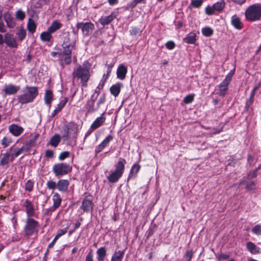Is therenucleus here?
<instances>
[{"label":"nucleus","mask_w":261,"mask_h":261,"mask_svg":"<svg viewBox=\"0 0 261 261\" xmlns=\"http://www.w3.org/2000/svg\"><path fill=\"white\" fill-rule=\"evenodd\" d=\"M90 67L91 65L88 62H85L82 65H80L73 70V79L80 80L82 86L86 87L87 85V83L90 77Z\"/></svg>","instance_id":"1"},{"label":"nucleus","mask_w":261,"mask_h":261,"mask_svg":"<svg viewBox=\"0 0 261 261\" xmlns=\"http://www.w3.org/2000/svg\"><path fill=\"white\" fill-rule=\"evenodd\" d=\"M38 94L37 87L27 86L22 90V93L18 96L17 99L19 102L25 104L33 101Z\"/></svg>","instance_id":"2"},{"label":"nucleus","mask_w":261,"mask_h":261,"mask_svg":"<svg viewBox=\"0 0 261 261\" xmlns=\"http://www.w3.org/2000/svg\"><path fill=\"white\" fill-rule=\"evenodd\" d=\"M246 18L249 21H256L261 18V4L256 3L250 6L245 11Z\"/></svg>","instance_id":"3"},{"label":"nucleus","mask_w":261,"mask_h":261,"mask_svg":"<svg viewBox=\"0 0 261 261\" xmlns=\"http://www.w3.org/2000/svg\"><path fill=\"white\" fill-rule=\"evenodd\" d=\"M126 161L123 158H119L117 164L115 165V170L111 172L108 176V179L110 182H116L122 176L124 170Z\"/></svg>","instance_id":"4"},{"label":"nucleus","mask_w":261,"mask_h":261,"mask_svg":"<svg viewBox=\"0 0 261 261\" xmlns=\"http://www.w3.org/2000/svg\"><path fill=\"white\" fill-rule=\"evenodd\" d=\"M96 97L94 95H92L91 98L88 100L85 105V109L88 113H93L97 111L101 106L103 105L106 101V97L105 95L100 96L98 101L95 103Z\"/></svg>","instance_id":"5"},{"label":"nucleus","mask_w":261,"mask_h":261,"mask_svg":"<svg viewBox=\"0 0 261 261\" xmlns=\"http://www.w3.org/2000/svg\"><path fill=\"white\" fill-rule=\"evenodd\" d=\"M39 222L32 218H27L25 224L23 228L24 236L29 237L37 233L39 231Z\"/></svg>","instance_id":"6"},{"label":"nucleus","mask_w":261,"mask_h":261,"mask_svg":"<svg viewBox=\"0 0 261 261\" xmlns=\"http://www.w3.org/2000/svg\"><path fill=\"white\" fill-rule=\"evenodd\" d=\"M235 69L231 70L226 75L225 79L219 85L217 94L221 96H224L228 90V85L234 74Z\"/></svg>","instance_id":"7"},{"label":"nucleus","mask_w":261,"mask_h":261,"mask_svg":"<svg viewBox=\"0 0 261 261\" xmlns=\"http://www.w3.org/2000/svg\"><path fill=\"white\" fill-rule=\"evenodd\" d=\"M79 126L75 123L69 122L63 127V137L66 139L75 137L79 131Z\"/></svg>","instance_id":"8"},{"label":"nucleus","mask_w":261,"mask_h":261,"mask_svg":"<svg viewBox=\"0 0 261 261\" xmlns=\"http://www.w3.org/2000/svg\"><path fill=\"white\" fill-rule=\"evenodd\" d=\"M71 167L65 163H57L53 167V171L56 176H63L71 171Z\"/></svg>","instance_id":"9"},{"label":"nucleus","mask_w":261,"mask_h":261,"mask_svg":"<svg viewBox=\"0 0 261 261\" xmlns=\"http://www.w3.org/2000/svg\"><path fill=\"white\" fill-rule=\"evenodd\" d=\"M76 41V39L75 38H71L69 33L65 34L62 44L63 48L65 50V52L69 54L70 50H72L75 46Z\"/></svg>","instance_id":"10"},{"label":"nucleus","mask_w":261,"mask_h":261,"mask_svg":"<svg viewBox=\"0 0 261 261\" xmlns=\"http://www.w3.org/2000/svg\"><path fill=\"white\" fill-rule=\"evenodd\" d=\"M76 27L78 29L82 30L83 35L84 37L90 35L95 28L94 24L91 22H77Z\"/></svg>","instance_id":"11"},{"label":"nucleus","mask_w":261,"mask_h":261,"mask_svg":"<svg viewBox=\"0 0 261 261\" xmlns=\"http://www.w3.org/2000/svg\"><path fill=\"white\" fill-rule=\"evenodd\" d=\"M118 16V13L116 12H112L109 16H102L99 19V22L105 26L111 23Z\"/></svg>","instance_id":"12"},{"label":"nucleus","mask_w":261,"mask_h":261,"mask_svg":"<svg viewBox=\"0 0 261 261\" xmlns=\"http://www.w3.org/2000/svg\"><path fill=\"white\" fill-rule=\"evenodd\" d=\"M24 207L27 218H31L34 216L35 210L32 202L29 200H25L23 203Z\"/></svg>","instance_id":"13"},{"label":"nucleus","mask_w":261,"mask_h":261,"mask_svg":"<svg viewBox=\"0 0 261 261\" xmlns=\"http://www.w3.org/2000/svg\"><path fill=\"white\" fill-rule=\"evenodd\" d=\"M72 50H70L69 54L65 52V50L63 49V52L59 54V58L61 62V64L68 65L71 62V54Z\"/></svg>","instance_id":"14"},{"label":"nucleus","mask_w":261,"mask_h":261,"mask_svg":"<svg viewBox=\"0 0 261 261\" xmlns=\"http://www.w3.org/2000/svg\"><path fill=\"white\" fill-rule=\"evenodd\" d=\"M9 132L15 137L19 136L23 132V128L15 124H12L9 126Z\"/></svg>","instance_id":"15"},{"label":"nucleus","mask_w":261,"mask_h":261,"mask_svg":"<svg viewBox=\"0 0 261 261\" xmlns=\"http://www.w3.org/2000/svg\"><path fill=\"white\" fill-rule=\"evenodd\" d=\"M20 89L18 86L14 85L13 84L5 85L4 86L3 91L6 94L13 95L16 94Z\"/></svg>","instance_id":"16"},{"label":"nucleus","mask_w":261,"mask_h":261,"mask_svg":"<svg viewBox=\"0 0 261 261\" xmlns=\"http://www.w3.org/2000/svg\"><path fill=\"white\" fill-rule=\"evenodd\" d=\"M52 199L53 201V205L48 210L51 212H54L60 207L62 199L58 193H55L53 195Z\"/></svg>","instance_id":"17"},{"label":"nucleus","mask_w":261,"mask_h":261,"mask_svg":"<svg viewBox=\"0 0 261 261\" xmlns=\"http://www.w3.org/2000/svg\"><path fill=\"white\" fill-rule=\"evenodd\" d=\"M4 42L11 47H16L17 46L15 37L11 34L6 33L5 34Z\"/></svg>","instance_id":"18"},{"label":"nucleus","mask_w":261,"mask_h":261,"mask_svg":"<svg viewBox=\"0 0 261 261\" xmlns=\"http://www.w3.org/2000/svg\"><path fill=\"white\" fill-rule=\"evenodd\" d=\"M93 207L92 201L89 199L85 198L83 201L81 206V208L84 212H89L92 211Z\"/></svg>","instance_id":"19"},{"label":"nucleus","mask_w":261,"mask_h":261,"mask_svg":"<svg viewBox=\"0 0 261 261\" xmlns=\"http://www.w3.org/2000/svg\"><path fill=\"white\" fill-rule=\"evenodd\" d=\"M105 113H103L100 116L97 117L91 125V128L95 130L102 125L106 120L104 116Z\"/></svg>","instance_id":"20"},{"label":"nucleus","mask_w":261,"mask_h":261,"mask_svg":"<svg viewBox=\"0 0 261 261\" xmlns=\"http://www.w3.org/2000/svg\"><path fill=\"white\" fill-rule=\"evenodd\" d=\"M127 72L126 67L123 64L120 65L117 70V77L118 79L123 80L125 78Z\"/></svg>","instance_id":"21"},{"label":"nucleus","mask_w":261,"mask_h":261,"mask_svg":"<svg viewBox=\"0 0 261 261\" xmlns=\"http://www.w3.org/2000/svg\"><path fill=\"white\" fill-rule=\"evenodd\" d=\"M231 25L237 30H241L243 28V23L240 18L236 15H233L231 18Z\"/></svg>","instance_id":"22"},{"label":"nucleus","mask_w":261,"mask_h":261,"mask_svg":"<svg viewBox=\"0 0 261 261\" xmlns=\"http://www.w3.org/2000/svg\"><path fill=\"white\" fill-rule=\"evenodd\" d=\"M69 182L66 179H60L57 183L58 189L60 192H66L69 186Z\"/></svg>","instance_id":"23"},{"label":"nucleus","mask_w":261,"mask_h":261,"mask_svg":"<svg viewBox=\"0 0 261 261\" xmlns=\"http://www.w3.org/2000/svg\"><path fill=\"white\" fill-rule=\"evenodd\" d=\"M122 87L123 84L121 83H117L113 85L110 89L111 94L115 97H117L119 95Z\"/></svg>","instance_id":"24"},{"label":"nucleus","mask_w":261,"mask_h":261,"mask_svg":"<svg viewBox=\"0 0 261 261\" xmlns=\"http://www.w3.org/2000/svg\"><path fill=\"white\" fill-rule=\"evenodd\" d=\"M13 159L11 158V155L10 152L8 150L6 153L3 155V157L0 162L1 166H5L8 164L10 162H12Z\"/></svg>","instance_id":"25"},{"label":"nucleus","mask_w":261,"mask_h":261,"mask_svg":"<svg viewBox=\"0 0 261 261\" xmlns=\"http://www.w3.org/2000/svg\"><path fill=\"white\" fill-rule=\"evenodd\" d=\"M196 37L195 33L191 32L187 34L184 38V41L188 44H194L196 41Z\"/></svg>","instance_id":"26"},{"label":"nucleus","mask_w":261,"mask_h":261,"mask_svg":"<svg viewBox=\"0 0 261 261\" xmlns=\"http://www.w3.org/2000/svg\"><path fill=\"white\" fill-rule=\"evenodd\" d=\"M97 254L98 261H104L105 258L107 255V250L105 247H101L97 249L96 251Z\"/></svg>","instance_id":"27"},{"label":"nucleus","mask_w":261,"mask_h":261,"mask_svg":"<svg viewBox=\"0 0 261 261\" xmlns=\"http://www.w3.org/2000/svg\"><path fill=\"white\" fill-rule=\"evenodd\" d=\"M124 255V251H115L112 255L111 261H122Z\"/></svg>","instance_id":"28"},{"label":"nucleus","mask_w":261,"mask_h":261,"mask_svg":"<svg viewBox=\"0 0 261 261\" xmlns=\"http://www.w3.org/2000/svg\"><path fill=\"white\" fill-rule=\"evenodd\" d=\"M62 25V24L59 21L55 20L51 23L50 27H48L47 30L49 32L53 34L59 30L61 28Z\"/></svg>","instance_id":"29"},{"label":"nucleus","mask_w":261,"mask_h":261,"mask_svg":"<svg viewBox=\"0 0 261 261\" xmlns=\"http://www.w3.org/2000/svg\"><path fill=\"white\" fill-rule=\"evenodd\" d=\"M23 149V148H22L21 147L20 148H15L13 147H11L8 149V151L10 152H13V153L11 154V158L14 160L15 158L18 156L21 153L24 152Z\"/></svg>","instance_id":"30"},{"label":"nucleus","mask_w":261,"mask_h":261,"mask_svg":"<svg viewBox=\"0 0 261 261\" xmlns=\"http://www.w3.org/2000/svg\"><path fill=\"white\" fill-rule=\"evenodd\" d=\"M61 141L60 136L58 134H55L50 139L48 144L56 147L58 146Z\"/></svg>","instance_id":"31"},{"label":"nucleus","mask_w":261,"mask_h":261,"mask_svg":"<svg viewBox=\"0 0 261 261\" xmlns=\"http://www.w3.org/2000/svg\"><path fill=\"white\" fill-rule=\"evenodd\" d=\"M247 247L252 254H257L260 253V248L252 242L247 243Z\"/></svg>","instance_id":"32"},{"label":"nucleus","mask_w":261,"mask_h":261,"mask_svg":"<svg viewBox=\"0 0 261 261\" xmlns=\"http://www.w3.org/2000/svg\"><path fill=\"white\" fill-rule=\"evenodd\" d=\"M53 99V92L50 90L46 91L44 95V101L45 104L50 106Z\"/></svg>","instance_id":"33"},{"label":"nucleus","mask_w":261,"mask_h":261,"mask_svg":"<svg viewBox=\"0 0 261 261\" xmlns=\"http://www.w3.org/2000/svg\"><path fill=\"white\" fill-rule=\"evenodd\" d=\"M40 37L42 41L49 42L52 38L51 33L47 30L45 32L41 33Z\"/></svg>","instance_id":"34"},{"label":"nucleus","mask_w":261,"mask_h":261,"mask_svg":"<svg viewBox=\"0 0 261 261\" xmlns=\"http://www.w3.org/2000/svg\"><path fill=\"white\" fill-rule=\"evenodd\" d=\"M27 29L28 31L31 33H33L35 32L36 29V24L32 18H29L27 23Z\"/></svg>","instance_id":"35"},{"label":"nucleus","mask_w":261,"mask_h":261,"mask_svg":"<svg viewBox=\"0 0 261 261\" xmlns=\"http://www.w3.org/2000/svg\"><path fill=\"white\" fill-rule=\"evenodd\" d=\"M225 5L224 0H220L219 2L215 3L213 6L215 11L221 12L223 10Z\"/></svg>","instance_id":"36"},{"label":"nucleus","mask_w":261,"mask_h":261,"mask_svg":"<svg viewBox=\"0 0 261 261\" xmlns=\"http://www.w3.org/2000/svg\"><path fill=\"white\" fill-rule=\"evenodd\" d=\"M12 142V140L10 136H5L1 141V145L4 148L9 146Z\"/></svg>","instance_id":"37"},{"label":"nucleus","mask_w":261,"mask_h":261,"mask_svg":"<svg viewBox=\"0 0 261 261\" xmlns=\"http://www.w3.org/2000/svg\"><path fill=\"white\" fill-rule=\"evenodd\" d=\"M213 30L210 27H204L201 30L202 35L206 37H210L213 34Z\"/></svg>","instance_id":"38"},{"label":"nucleus","mask_w":261,"mask_h":261,"mask_svg":"<svg viewBox=\"0 0 261 261\" xmlns=\"http://www.w3.org/2000/svg\"><path fill=\"white\" fill-rule=\"evenodd\" d=\"M34 141L30 140L29 141L27 142L21 148H23V150L24 152L28 151L30 148L34 145Z\"/></svg>","instance_id":"39"},{"label":"nucleus","mask_w":261,"mask_h":261,"mask_svg":"<svg viewBox=\"0 0 261 261\" xmlns=\"http://www.w3.org/2000/svg\"><path fill=\"white\" fill-rule=\"evenodd\" d=\"M67 101L68 98L67 97H63L62 99L60 100L56 108H57L59 110L61 111L64 107Z\"/></svg>","instance_id":"40"},{"label":"nucleus","mask_w":261,"mask_h":261,"mask_svg":"<svg viewBox=\"0 0 261 261\" xmlns=\"http://www.w3.org/2000/svg\"><path fill=\"white\" fill-rule=\"evenodd\" d=\"M113 139V137L109 135H108L100 143V145H102L104 148H105L107 145H108L109 142L112 141Z\"/></svg>","instance_id":"41"},{"label":"nucleus","mask_w":261,"mask_h":261,"mask_svg":"<svg viewBox=\"0 0 261 261\" xmlns=\"http://www.w3.org/2000/svg\"><path fill=\"white\" fill-rule=\"evenodd\" d=\"M15 16L17 19L22 20L25 18V14L21 10H18L16 12Z\"/></svg>","instance_id":"42"},{"label":"nucleus","mask_w":261,"mask_h":261,"mask_svg":"<svg viewBox=\"0 0 261 261\" xmlns=\"http://www.w3.org/2000/svg\"><path fill=\"white\" fill-rule=\"evenodd\" d=\"M18 39L20 41L23 40L26 36V32L23 29H20L17 33Z\"/></svg>","instance_id":"43"},{"label":"nucleus","mask_w":261,"mask_h":261,"mask_svg":"<svg viewBox=\"0 0 261 261\" xmlns=\"http://www.w3.org/2000/svg\"><path fill=\"white\" fill-rule=\"evenodd\" d=\"M194 94L187 95L184 99V102L187 104L191 103L194 100Z\"/></svg>","instance_id":"44"},{"label":"nucleus","mask_w":261,"mask_h":261,"mask_svg":"<svg viewBox=\"0 0 261 261\" xmlns=\"http://www.w3.org/2000/svg\"><path fill=\"white\" fill-rule=\"evenodd\" d=\"M34 186V182L31 180H28L25 185V190L31 192L32 191Z\"/></svg>","instance_id":"45"},{"label":"nucleus","mask_w":261,"mask_h":261,"mask_svg":"<svg viewBox=\"0 0 261 261\" xmlns=\"http://www.w3.org/2000/svg\"><path fill=\"white\" fill-rule=\"evenodd\" d=\"M203 2V0H192L191 5L195 8H198L201 7Z\"/></svg>","instance_id":"46"},{"label":"nucleus","mask_w":261,"mask_h":261,"mask_svg":"<svg viewBox=\"0 0 261 261\" xmlns=\"http://www.w3.org/2000/svg\"><path fill=\"white\" fill-rule=\"evenodd\" d=\"M46 187L48 189L54 190L57 187V184L53 180H49L46 182Z\"/></svg>","instance_id":"47"},{"label":"nucleus","mask_w":261,"mask_h":261,"mask_svg":"<svg viewBox=\"0 0 261 261\" xmlns=\"http://www.w3.org/2000/svg\"><path fill=\"white\" fill-rule=\"evenodd\" d=\"M69 227V224H68L67 225V226L65 228H64V229H59L56 236L57 237H58V238H59L60 237L65 234L67 232V229H68Z\"/></svg>","instance_id":"48"},{"label":"nucleus","mask_w":261,"mask_h":261,"mask_svg":"<svg viewBox=\"0 0 261 261\" xmlns=\"http://www.w3.org/2000/svg\"><path fill=\"white\" fill-rule=\"evenodd\" d=\"M140 169V166L138 164H135L132 167L130 174L136 175Z\"/></svg>","instance_id":"49"},{"label":"nucleus","mask_w":261,"mask_h":261,"mask_svg":"<svg viewBox=\"0 0 261 261\" xmlns=\"http://www.w3.org/2000/svg\"><path fill=\"white\" fill-rule=\"evenodd\" d=\"M142 31L137 28L133 27L130 30V33L132 35L137 36L141 34Z\"/></svg>","instance_id":"50"},{"label":"nucleus","mask_w":261,"mask_h":261,"mask_svg":"<svg viewBox=\"0 0 261 261\" xmlns=\"http://www.w3.org/2000/svg\"><path fill=\"white\" fill-rule=\"evenodd\" d=\"M252 231L257 235L261 236V225H256L252 228Z\"/></svg>","instance_id":"51"},{"label":"nucleus","mask_w":261,"mask_h":261,"mask_svg":"<svg viewBox=\"0 0 261 261\" xmlns=\"http://www.w3.org/2000/svg\"><path fill=\"white\" fill-rule=\"evenodd\" d=\"M215 10L214 9L213 6L212 7L208 6L207 7H206V8L205 9V13L208 15H212L214 14L215 13Z\"/></svg>","instance_id":"52"},{"label":"nucleus","mask_w":261,"mask_h":261,"mask_svg":"<svg viewBox=\"0 0 261 261\" xmlns=\"http://www.w3.org/2000/svg\"><path fill=\"white\" fill-rule=\"evenodd\" d=\"M193 255L192 250L187 251L184 256L187 259V261H191Z\"/></svg>","instance_id":"53"},{"label":"nucleus","mask_w":261,"mask_h":261,"mask_svg":"<svg viewBox=\"0 0 261 261\" xmlns=\"http://www.w3.org/2000/svg\"><path fill=\"white\" fill-rule=\"evenodd\" d=\"M69 155V152L68 151H64L61 152L59 156V159L61 161L64 160L66 158H68Z\"/></svg>","instance_id":"54"},{"label":"nucleus","mask_w":261,"mask_h":261,"mask_svg":"<svg viewBox=\"0 0 261 261\" xmlns=\"http://www.w3.org/2000/svg\"><path fill=\"white\" fill-rule=\"evenodd\" d=\"M229 255L227 254L220 253L217 255V259L219 260H225L229 258Z\"/></svg>","instance_id":"55"},{"label":"nucleus","mask_w":261,"mask_h":261,"mask_svg":"<svg viewBox=\"0 0 261 261\" xmlns=\"http://www.w3.org/2000/svg\"><path fill=\"white\" fill-rule=\"evenodd\" d=\"M175 43L172 41H168L166 43V47L169 49H172L175 47Z\"/></svg>","instance_id":"56"},{"label":"nucleus","mask_w":261,"mask_h":261,"mask_svg":"<svg viewBox=\"0 0 261 261\" xmlns=\"http://www.w3.org/2000/svg\"><path fill=\"white\" fill-rule=\"evenodd\" d=\"M255 183L252 181L247 184L246 188L248 190H252L255 189Z\"/></svg>","instance_id":"57"},{"label":"nucleus","mask_w":261,"mask_h":261,"mask_svg":"<svg viewBox=\"0 0 261 261\" xmlns=\"http://www.w3.org/2000/svg\"><path fill=\"white\" fill-rule=\"evenodd\" d=\"M93 254L92 250H91L86 257L85 261H93Z\"/></svg>","instance_id":"58"},{"label":"nucleus","mask_w":261,"mask_h":261,"mask_svg":"<svg viewBox=\"0 0 261 261\" xmlns=\"http://www.w3.org/2000/svg\"><path fill=\"white\" fill-rule=\"evenodd\" d=\"M45 155L47 158H52L54 156V152L51 150H46Z\"/></svg>","instance_id":"59"},{"label":"nucleus","mask_w":261,"mask_h":261,"mask_svg":"<svg viewBox=\"0 0 261 261\" xmlns=\"http://www.w3.org/2000/svg\"><path fill=\"white\" fill-rule=\"evenodd\" d=\"M105 148L102 145H100V144L96 148L95 152L97 154L98 153L100 152Z\"/></svg>","instance_id":"60"},{"label":"nucleus","mask_w":261,"mask_h":261,"mask_svg":"<svg viewBox=\"0 0 261 261\" xmlns=\"http://www.w3.org/2000/svg\"><path fill=\"white\" fill-rule=\"evenodd\" d=\"M105 84V81H103V80H101L99 84V85L97 86L96 89H98L99 90H101L104 86Z\"/></svg>","instance_id":"61"},{"label":"nucleus","mask_w":261,"mask_h":261,"mask_svg":"<svg viewBox=\"0 0 261 261\" xmlns=\"http://www.w3.org/2000/svg\"><path fill=\"white\" fill-rule=\"evenodd\" d=\"M59 238L58 237H57L56 236H55V237L54 238V239H53V240L52 241V242L48 245V248H51L52 247L54 246L55 242L57 241V240Z\"/></svg>","instance_id":"62"},{"label":"nucleus","mask_w":261,"mask_h":261,"mask_svg":"<svg viewBox=\"0 0 261 261\" xmlns=\"http://www.w3.org/2000/svg\"><path fill=\"white\" fill-rule=\"evenodd\" d=\"M6 32V28L3 23H0V32L4 33Z\"/></svg>","instance_id":"63"},{"label":"nucleus","mask_w":261,"mask_h":261,"mask_svg":"<svg viewBox=\"0 0 261 261\" xmlns=\"http://www.w3.org/2000/svg\"><path fill=\"white\" fill-rule=\"evenodd\" d=\"M108 3L110 5L113 6V5L117 4L118 3V0H108Z\"/></svg>","instance_id":"64"}]
</instances>
